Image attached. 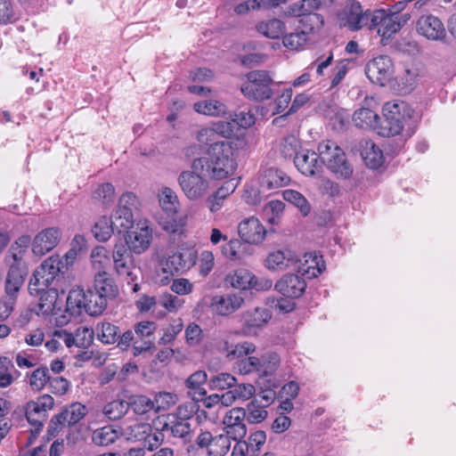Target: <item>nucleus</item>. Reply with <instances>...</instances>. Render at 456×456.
<instances>
[{
  "instance_id": "4468645a",
  "label": "nucleus",
  "mask_w": 456,
  "mask_h": 456,
  "mask_svg": "<svg viewBox=\"0 0 456 456\" xmlns=\"http://www.w3.org/2000/svg\"><path fill=\"white\" fill-rule=\"evenodd\" d=\"M54 406V399L47 394L27 403L25 408L28 421L37 429L43 426L46 412Z\"/></svg>"
},
{
  "instance_id": "338daca9",
  "label": "nucleus",
  "mask_w": 456,
  "mask_h": 456,
  "mask_svg": "<svg viewBox=\"0 0 456 456\" xmlns=\"http://www.w3.org/2000/svg\"><path fill=\"white\" fill-rule=\"evenodd\" d=\"M74 336L75 346L87 348L94 341V330L93 329L81 326L75 330Z\"/></svg>"
},
{
  "instance_id": "a18cd8bd",
  "label": "nucleus",
  "mask_w": 456,
  "mask_h": 456,
  "mask_svg": "<svg viewBox=\"0 0 456 456\" xmlns=\"http://www.w3.org/2000/svg\"><path fill=\"white\" fill-rule=\"evenodd\" d=\"M97 338L103 344H114L118 341V328L109 322L97 323L95 330Z\"/></svg>"
},
{
  "instance_id": "c9c22d12",
  "label": "nucleus",
  "mask_w": 456,
  "mask_h": 456,
  "mask_svg": "<svg viewBox=\"0 0 456 456\" xmlns=\"http://www.w3.org/2000/svg\"><path fill=\"white\" fill-rule=\"evenodd\" d=\"M219 350L225 354L227 359L232 361L246 358L247 355L253 354L256 351V346L251 342L245 341L230 348L228 341L224 340Z\"/></svg>"
},
{
  "instance_id": "3c124183",
  "label": "nucleus",
  "mask_w": 456,
  "mask_h": 456,
  "mask_svg": "<svg viewBox=\"0 0 456 456\" xmlns=\"http://www.w3.org/2000/svg\"><path fill=\"white\" fill-rule=\"evenodd\" d=\"M280 357L276 353H267L260 357V368L258 375L261 377L271 376L274 374L280 366Z\"/></svg>"
},
{
  "instance_id": "b1692460",
  "label": "nucleus",
  "mask_w": 456,
  "mask_h": 456,
  "mask_svg": "<svg viewBox=\"0 0 456 456\" xmlns=\"http://www.w3.org/2000/svg\"><path fill=\"white\" fill-rule=\"evenodd\" d=\"M300 23L301 24L297 27L294 32L283 37L282 43L285 47L291 50H299L310 40L314 28L311 25H305L304 20H301Z\"/></svg>"
},
{
  "instance_id": "6ab92c4d",
  "label": "nucleus",
  "mask_w": 456,
  "mask_h": 456,
  "mask_svg": "<svg viewBox=\"0 0 456 456\" xmlns=\"http://www.w3.org/2000/svg\"><path fill=\"white\" fill-rule=\"evenodd\" d=\"M9 266L5 282L4 294L18 297V294L22 287L25 277L28 274L27 264L5 261Z\"/></svg>"
},
{
  "instance_id": "864d4df0",
  "label": "nucleus",
  "mask_w": 456,
  "mask_h": 456,
  "mask_svg": "<svg viewBox=\"0 0 456 456\" xmlns=\"http://www.w3.org/2000/svg\"><path fill=\"white\" fill-rule=\"evenodd\" d=\"M179 401L178 395L173 392H159L155 395L153 403L155 411H167Z\"/></svg>"
},
{
  "instance_id": "774afa93",
  "label": "nucleus",
  "mask_w": 456,
  "mask_h": 456,
  "mask_svg": "<svg viewBox=\"0 0 456 456\" xmlns=\"http://www.w3.org/2000/svg\"><path fill=\"white\" fill-rule=\"evenodd\" d=\"M186 344L189 346H199L203 339V330L200 325L191 322L184 330Z\"/></svg>"
},
{
  "instance_id": "1a4fd4ad",
  "label": "nucleus",
  "mask_w": 456,
  "mask_h": 456,
  "mask_svg": "<svg viewBox=\"0 0 456 456\" xmlns=\"http://www.w3.org/2000/svg\"><path fill=\"white\" fill-rule=\"evenodd\" d=\"M112 261L116 273L122 277L127 284H133L132 291L137 292L140 289L138 283H134L137 280L136 267L133 256L124 243L118 240L115 243L112 250Z\"/></svg>"
},
{
  "instance_id": "f257e3e1",
  "label": "nucleus",
  "mask_w": 456,
  "mask_h": 456,
  "mask_svg": "<svg viewBox=\"0 0 456 456\" xmlns=\"http://www.w3.org/2000/svg\"><path fill=\"white\" fill-rule=\"evenodd\" d=\"M244 142L240 138L216 142L208 147L204 168L212 179L222 180L234 174L237 169L235 152L242 148Z\"/></svg>"
},
{
  "instance_id": "cd10ccee",
  "label": "nucleus",
  "mask_w": 456,
  "mask_h": 456,
  "mask_svg": "<svg viewBox=\"0 0 456 456\" xmlns=\"http://www.w3.org/2000/svg\"><path fill=\"white\" fill-rule=\"evenodd\" d=\"M158 200L161 209L170 216L178 214L181 202L176 192L168 186H162L158 192Z\"/></svg>"
},
{
  "instance_id": "09e8293b",
  "label": "nucleus",
  "mask_w": 456,
  "mask_h": 456,
  "mask_svg": "<svg viewBox=\"0 0 456 456\" xmlns=\"http://www.w3.org/2000/svg\"><path fill=\"white\" fill-rule=\"evenodd\" d=\"M283 199L299 209L301 214L306 216L311 211V206L305 197L297 191L285 190L282 191Z\"/></svg>"
},
{
  "instance_id": "49530a36",
  "label": "nucleus",
  "mask_w": 456,
  "mask_h": 456,
  "mask_svg": "<svg viewBox=\"0 0 456 456\" xmlns=\"http://www.w3.org/2000/svg\"><path fill=\"white\" fill-rule=\"evenodd\" d=\"M426 74L425 67L421 63H412L406 67L402 77L403 83L407 90H412L419 79Z\"/></svg>"
},
{
  "instance_id": "dca6fc26",
  "label": "nucleus",
  "mask_w": 456,
  "mask_h": 456,
  "mask_svg": "<svg viewBox=\"0 0 456 456\" xmlns=\"http://www.w3.org/2000/svg\"><path fill=\"white\" fill-rule=\"evenodd\" d=\"M266 232L260 220L255 216L245 218L238 224V234L245 243L260 244L265 240Z\"/></svg>"
},
{
  "instance_id": "6e6552de",
  "label": "nucleus",
  "mask_w": 456,
  "mask_h": 456,
  "mask_svg": "<svg viewBox=\"0 0 456 456\" xmlns=\"http://www.w3.org/2000/svg\"><path fill=\"white\" fill-rule=\"evenodd\" d=\"M61 260L57 256L45 259L34 272L29 280L28 290L33 296H38L50 289L60 276Z\"/></svg>"
},
{
  "instance_id": "a211bd4d",
  "label": "nucleus",
  "mask_w": 456,
  "mask_h": 456,
  "mask_svg": "<svg viewBox=\"0 0 456 456\" xmlns=\"http://www.w3.org/2000/svg\"><path fill=\"white\" fill-rule=\"evenodd\" d=\"M61 232L57 227H49L39 232L32 242L34 255L42 256L53 250L60 242Z\"/></svg>"
},
{
  "instance_id": "423d86ee",
  "label": "nucleus",
  "mask_w": 456,
  "mask_h": 456,
  "mask_svg": "<svg viewBox=\"0 0 456 456\" xmlns=\"http://www.w3.org/2000/svg\"><path fill=\"white\" fill-rule=\"evenodd\" d=\"M410 18L409 13L397 15L395 12L385 11V9H377L370 14L369 29H375L381 38L382 45H387L409 21Z\"/></svg>"
},
{
  "instance_id": "c03bdc74",
  "label": "nucleus",
  "mask_w": 456,
  "mask_h": 456,
  "mask_svg": "<svg viewBox=\"0 0 456 456\" xmlns=\"http://www.w3.org/2000/svg\"><path fill=\"white\" fill-rule=\"evenodd\" d=\"M162 431L170 432L174 437L183 438L185 441L191 438V425L183 419H175L168 423H165Z\"/></svg>"
},
{
  "instance_id": "473e14b6",
  "label": "nucleus",
  "mask_w": 456,
  "mask_h": 456,
  "mask_svg": "<svg viewBox=\"0 0 456 456\" xmlns=\"http://www.w3.org/2000/svg\"><path fill=\"white\" fill-rule=\"evenodd\" d=\"M294 262L293 254L289 249L271 252L266 260L265 266L272 271H282Z\"/></svg>"
},
{
  "instance_id": "2eb2a0df",
  "label": "nucleus",
  "mask_w": 456,
  "mask_h": 456,
  "mask_svg": "<svg viewBox=\"0 0 456 456\" xmlns=\"http://www.w3.org/2000/svg\"><path fill=\"white\" fill-rule=\"evenodd\" d=\"M246 417L244 408L235 407L225 411L222 423L225 434L232 439L238 440L243 438L247 434V428L243 420Z\"/></svg>"
},
{
  "instance_id": "a19ab883",
  "label": "nucleus",
  "mask_w": 456,
  "mask_h": 456,
  "mask_svg": "<svg viewBox=\"0 0 456 456\" xmlns=\"http://www.w3.org/2000/svg\"><path fill=\"white\" fill-rule=\"evenodd\" d=\"M256 28L257 32L272 39L279 38L285 31V24L279 19L260 21Z\"/></svg>"
},
{
  "instance_id": "20e7f679",
  "label": "nucleus",
  "mask_w": 456,
  "mask_h": 456,
  "mask_svg": "<svg viewBox=\"0 0 456 456\" xmlns=\"http://www.w3.org/2000/svg\"><path fill=\"white\" fill-rule=\"evenodd\" d=\"M384 121L379 128V134L390 137L400 134L404 124L414 116L413 109L405 102L395 100L384 104Z\"/></svg>"
},
{
  "instance_id": "9d476101",
  "label": "nucleus",
  "mask_w": 456,
  "mask_h": 456,
  "mask_svg": "<svg viewBox=\"0 0 456 456\" xmlns=\"http://www.w3.org/2000/svg\"><path fill=\"white\" fill-rule=\"evenodd\" d=\"M152 239L153 230L150 221L142 219L126 232L124 245L130 253L141 255L150 248Z\"/></svg>"
},
{
  "instance_id": "aec40b11",
  "label": "nucleus",
  "mask_w": 456,
  "mask_h": 456,
  "mask_svg": "<svg viewBox=\"0 0 456 456\" xmlns=\"http://www.w3.org/2000/svg\"><path fill=\"white\" fill-rule=\"evenodd\" d=\"M417 31L428 40L443 41L446 37L444 23L432 14L422 15L419 18Z\"/></svg>"
},
{
  "instance_id": "de8ad7c7",
  "label": "nucleus",
  "mask_w": 456,
  "mask_h": 456,
  "mask_svg": "<svg viewBox=\"0 0 456 456\" xmlns=\"http://www.w3.org/2000/svg\"><path fill=\"white\" fill-rule=\"evenodd\" d=\"M110 219L115 230L118 232L121 231L126 232L134 226V214L127 210H122L116 208L110 216Z\"/></svg>"
},
{
  "instance_id": "e433bc0d",
  "label": "nucleus",
  "mask_w": 456,
  "mask_h": 456,
  "mask_svg": "<svg viewBox=\"0 0 456 456\" xmlns=\"http://www.w3.org/2000/svg\"><path fill=\"white\" fill-rule=\"evenodd\" d=\"M30 243L31 239L28 235H22L19 237L11 246L7 255L5 256V261L26 264L24 256Z\"/></svg>"
},
{
  "instance_id": "9b49d317",
  "label": "nucleus",
  "mask_w": 456,
  "mask_h": 456,
  "mask_svg": "<svg viewBox=\"0 0 456 456\" xmlns=\"http://www.w3.org/2000/svg\"><path fill=\"white\" fill-rule=\"evenodd\" d=\"M86 414L87 408L86 405L78 402L72 403L51 419L48 433L51 436H56L64 427L78 423Z\"/></svg>"
},
{
  "instance_id": "37998d69",
  "label": "nucleus",
  "mask_w": 456,
  "mask_h": 456,
  "mask_svg": "<svg viewBox=\"0 0 456 456\" xmlns=\"http://www.w3.org/2000/svg\"><path fill=\"white\" fill-rule=\"evenodd\" d=\"M244 410L246 411L245 418L249 423H261L267 417L266 408L259 398H254Z\"/></svg>"
},
{
  "instance_id": "5fc2aeb1",
  "label": "nucleus",
  "mask_w": 456,
  "mask_h": 456,
  "mask_svg": "<svg viewBox=\"0 0 456 456\" xmlns=\"http://www.w3.org/2000/svg\"><path fill=\"white\" fill-rule=\"evenodd\" d=\"M129 408L136 414H145L151 410L155 411L153 400L146 395H137L129 398Z\"/></svg>"
},
{
  "instance_id": "58836bf2",
  "label": "nucleus",
  "mask_w": 456,
  "mask_h": 456,
  "mask_svg": "<svg viewBox=\"0 0 456 456\" xmlns=\"http://www.w3.org/2000/svg\"><path fill=\"white\" fill-rule=\"evenodd\" d=\"M115 227L110 217L107 216H100L92 227V232L94 238L101 242L108 241L114 233Z\"/></svg>"
},
{
  "instance_id": "13d9d810",
  "label": "nucleus",
  "mask_w": 456,
  "mask_h": 456,
  "mask_svg": "<svg viewBox=\"0 0 456 456\" xmlns=\"http://www.w3.org/2000/svg\"><path fill=\"white\" fill-rule=\"evenodd\" d=\"M320 0H301L289 6L290 12L294 16H306L319 9Z\"/></svg>"
},
{
  "instance_id": "0eeeda50",
  "label": "nucleus",
  "mask_w": 456,
  "mask_h": 456,
  "mask_svg": "<svg viewBox=\"0 0 456 456\" xmlns=\"http://www.w3.org/2000/svg\"><path fill=\"white\" fill-rule=\"evenodd\" d=\"M273 80L265 70H253L246 75L241 84V94L249 100L263 102L268 100L274 94L272 85Z\"/></svg>"
},
{
  "instance_id": "f03ea898",
  "label": "nucleus",
  "mask_w": 456,
  "mask_h": 456,
  "mask_svg": "<svg viewBox=\"0 0 456 456\" xmlns=\"http://www.w3.org/2000/svg\"><path fill=\"white\" fill-rule=\"evenodd\" d=\"M205 159L196 158L190 169L182 171L177 177L179 188L190 201L203 200L210 191V181L204 168Z\"/></svg>"
},
{
  "instance_id": "a878e982",
  "label": "nucleus",
  "mask_w": 456,
  "mask_h": 456,
  "mask_svg": "<svg viewBox=\"0 0 456 456\" xmlns=\"http://www.w3.org/2000/svg\"><path fill=\"white\" fill-rule=\"evenodd\" d=\"M93 289L108 300L118 295V285L109 273H94Z\"/></svg>"
},
{
  "instance_id": "6e6d98bb",
  "label": "nucleus",
  "mask_w": 456,
  "mask_h": 456,
  "mask_svg": "<svg viewBox=\"0 0 456 456\" xmlns=\"http://www.w3.org/2000/svg\"><path fill=\"white\" fill-rule=\"evenodd\" d=\"M231 436L228 435H219L213 437L210 446L208 450L209 456H224L231 447Z\"/></svg>"
},
{
  "instance_id": "72a5a7b5",
  "label": "nucleus",
  "mask_w": 456,
  "mask_h": 456,
  "mask_svg": "<svg viewBox=\"0 0 456 456\" xmlns=\"http://www.w3.org/2000/svg\"><path fill=\"white\" fill-rule=\"evenodd\" d=\"M193 110L202 115L220 117L226 113V106L216 99L201 100L193 104Z\"/></svg>"
},
{
  "instance_id": "4c0bfd02",
  "label": "nucleus",
  "mask_w": 456,
  "mask_h": 456,
  "mask_svg": "<svg viewBox=\"0 0 456 456\" xmlns=\"http://www.w3.org/2000/svg\"><path fill=\"white\" fill-rule=\"evenodd\" d=\"M90 257L94 273H108L107 269L110 266L111 259L109 250L105 247H95L92 250Z\"/></svg>"
},
{
  "instance_id": "603ef678",
  "label": "nucleus",
  "mask_w": 456,
  "mask_h": 456,
  "mask_svg": "<svg viewBox=\"0 0 456 456\" xmlns=\"http://www.w3.org/2000/svg\"><path fill=\"white\" fill-rule=\"evenodd\" d=\"M28 382L33 391H41L50 380L49 370L46 367H39L28 376Z\"/></svg>"
},
{
  "instance_id": "69168bd1",
  "label": "nucleus",
  "mask_w": 456,
  "mask_h": 456,
  "mask_svg": "<svg viewBox=\"0 0 456 456\" xmlns=\"http://www.w3.org/2000/svg\"><path fill=\"white\" fill-rule=\"evenodd\" d=\"M207 380V373L203 370H197L189 376L185 381V386L187 388L197 391L200 395H203L206 394V391L202 387Z\"/></svg>"
},
{
  "instance_id": "393cba45",
  "label": "nucleus",
  "mask_w": 456,
  "mask_h": 456,
  "mask_svg": "<svg viewBox=\"0 0 456 456\" xmlns=\"http://www.w3.org/2000/svg\"><path fill=\"white\" fill-rule=\"evenodd\" d=\"M359 151L368 167L377 169L383 164V152L373 142L369 140L361 141L359 143Z\"/></svg>"
},
{
  "instance_id": "e2e57ef3",
  "label": "nucleus",
  "mask_w": 456,
  "mask_h": 456,
  "mask_svg": "<svg viewBox=\"0 0 456 456\" xmlns=\"http://www.w3.org/2000/svg\"><path fill=\"white\" fill-rule=\"evenodd\" d=\"M175 275L168 264L161 258L154 274V282L159 286H166L169 283L172 277Z\"/></svg>"
},
{
  "instance_id": "052dcab7",
  "label": "nucleus",
  "mask_w": 456,
  "mask_h": 456,
  "mask_svg": "<svg viewBox=\"0 0 456 456\" xmlns=\"http://www.w3.org/2000/svg\"><path fill=\"white\" fill-rule=\"evenodd\" d=\"M237 384V379L230 373L221 372L212 376L209 379L211 388L224 390L232 388Z\"/></svg>"
},
{
  "instance_id": "f3484780",
  "label": "nucleus",
  "mask_w": 456,
  "mask_h": 456,
  "mask_svg": "<svg viewBox=\"0 0 456 456\" xmlns=\"http://www.w3.org/2000/svg\"><path fill=\"white\" fill-rule=\"evenodd\" d=\"M244 304V297L239 293L216 295L210 299L209 307L212 313L227 316L239 310Z\"/></svg>"
},
{
  "instance_id": "5701e85b",
  "label": "nucleus",
  "mask_w": 456,
  "mask_h": 456,
  "mask_svg": "<svg viewBox=\"0 0 456 456\" xmlns=\"http://www.w3.org/2000/svg\"><path fill=\"white\" fill-rule=\"evenodd\" d=\"M38 296H40L38 302V312L40 314L44 315H57L61 310L63 301L62 298H60L57 289H47Z\"/></svg>"
},
{
  "instance_id": "7ed1b4c3",
  "label": "nucleus",
  "mask_w": 456,
  "mask_h": 456,
  "mask_svg": "<svg viewBox=\"0 0 456 456\" xmlns=\"http://www.w3.org/2000/svg\"><path fill=\"white\" fill-rule=\"evenodd\" d=\"M108 301L94 289H89L86 291L82 289H74L67 297L66 312L75 315L85 310L89 315H99L106 309Z\"/></svg>"
},
{
  "instance_id": "ea45409f",
  "label": "nucleus",
  "mask_w": 456,
  "mask_h": 456,
  "mask_svg": "<svg viewBox=\"0 0 456 456\" xmlns=\"http://www.w3.org/2000/svg\"><path fill=\"white\" fill-rule=\"evenodd\" d=\"M244 243L241 239H228L226 243L221 246V254L231 261L241 260L247 256Z\"/></svg>"
},
{
  "instance_id": "7c9ffc66",
  "label": "nucleus",
  "mask_w": 456,
  "mask_h": 456,
  "mask_svg": "<svg viewBox=\"0 0 456 456\" xmlns=\"http://www.w3.org/2000/svg\"><path fill=\"white\" fill-rule=\"evenodd\" d=\"M379 116L373 110L362 108L354 111L353 121L354 125L363 129H373L379 134L380 128Z\"/></svg>"
},
{
  "instance_id": "4d7b16f0",
  "label": "nucleus",
  "mask_w": 456,
  "mask_h": 456,
  "mask_svg": "<svg viewBox=\"0 0 456 456\" xmlns=\"http://www.w3.org/2000/svg\"><path fill=\"white\" fill-rule=\"evenodd\" d=\"M151 431V426L145 422H134L125 428L127 439L144 441Z\"/></svg>"
},
{
  "instance_id": "f8f14e48",
  "label": "nucleus",
  "mask_w": 456,
  "mask_h": 456,
  "mask_svg": "<svg viewBox=\"0 0 456 456\" xmlns=\"http://www.w3.org/2000/svg\"><path fill=\"white\" fill-rule=\"evenodd\" d=\"M372 11H363L358 2H351L338 14L340 27L347 28L351 31H358L370 22Z\"/></svg>"
},
{
  "instance_id": "ddd939ff",
  "label": "nucleus",
  "mask_w": 456,
  "mask_h": 456,
  "mask_svg": "<svg viewBox=\"0 0 456 456\" xmlns=\"http://www.w3.org/2000/svg\"><path fill=\"white\" fill-rule=\"evenodd\" d=\"M394 71L393 61L387 55H379L370 61L365 68L368 78L374 84L385 86Z\"/></svg>"
},
{
  "instance_id": "0e129e2a",
  "label": "nucleus",
  "mask_w": 456,
  "mask_h": 456,
  "mask_svg": "<svg viewBox=\"0 0 456 456\" xmlns=\"http://www.w3.org/2000/svg\"><path fill=\"white\" fill-rule=\"evenodd\" d=\"M183 323L182 319L173 320L169 325L163 330V335L159 338V344L167 345L173 342L176 336L182 331Z\"/></svg>"
},
{
  "instance_id": "4be33fe9",
  "label": "nucleus",
  "mask_w": 456,
  "mask_h": 456,
  "mask_svg": "<svg viewBox=\"0 0 456 456\" xmlns=\"http://www.w3.org/2000/svg\"><path fill=\"white\" fill-rule=\"evenodd\" d=\"M319 153L315 151L305 150L297 154L294 163L299 172L306 176H314L322 171V162L320 163Z\"/></svg>"
},
{
  "instance_id": "39448f33",
  "label": "nucleus",
  "mask_w": 456,
  "mask_h": 456,
  "mask_svg": "<svg viewBox=\"0 0 456 456\" xmlns=\"http://www.w3.org/2000/svg\"><path fill=\"white\" fill-rule=\"evenodd\" d=\"M317 151L322 163L337 178L346 180L352 176L353 166L347 160L344 151L335 142L322 141L319 143Z\"/></svg>"
},
{
  "instance_id": "8fccbe9b",
  "label": "nucleus",
  "mask_w": 456,
  "mask_h": 456,
  "mask_svg": "<svg viewBox=\"0 0 456 456\" xmlns=\"http://www.w3.org/2000/svg\"><path fill=\"white\" fill-rule=\"evenodd\" d=\"M129 409V404L123 399H115L103 406L102 413L109 419L116 420L122 418Z\"/></svg>"
},
{
  "instance_id": "c85d7f7f",
  "label": "nucleus",
  "mask_w": 456,
  "mask_h": 456,
  "mask_svg": "<svg viewBox=\"0 0 456 456\" xmlns=\"http://www.w3.org/2000/svg\"><path fill=\"white\" fill-rule=\"evenodd\" d=\"M289 182L290 178L283 171L273 167L264 170L259 175L260 186L268 190L285 186Z\"/></svg>"
},
{
  "instance_id": "bb28decb",
  "label": "nucleus",
  "mask_w": 456,
  "mask_h": 456,
  "mask_svg": "<svg viewBox=\"0 0 456 456\" xmlns=\"http://www.w3.org/2000/svg\"><path fill=\"white\" fill-rule=\"evenodd\" d=\"M325 265L322 256L308 253L305 254L303 259L299 261L297 271L307 278L317 277L324 270Z\"/></svg>"
},
{
  "instance_id": "680f3d73",
  "label": "nucleus",
  "mask_w": 456,
  "mask_h": 456,
  "mask_svg": "<svg viewBox=\"0 0 456 456\" xmlns=\"http://www.w3.org/2000/svg\"><path fill=\"white\" fill-rule=\"evenodd\" d=\"M299 147L300 142L298 139L293 134L283 137L280 142L281 154L286 159L296 157V155L298 154L297 151Z\"/></svg>"
},
{
  "instance_id": "f704fd0d",
  "label": "nucleus",
  "mask_w": 456,
  "mask_h": 456,
  "mask_svg": "<svg viewBox=\"0 0 456 456\" xmlns=\"http://www.w3.org/2000/svg\"><path fill=\"white\" fill-rule=\"evenodd\" d=\"M254 274L250 271L239 268L230 273L225 281L234 289L246 290L251 289Z\"/></svg>"
},
{
  "instance_id": "2f4dec72",
  "label": "nucleus",
  "mask_w": 456,
  "mask_h": 456,
  "mask_svg": "<svg viewBox=\"0 0 456 456\" xmlns=\"http://www.w3.org/2000/svg\"><path fill=\"white\" fill-rule=\"evenodd\" d=\"M285 203L280 200H272L262 208L264 220L273 226L280 225L284 215Z\"/></svg>"
},
{
  "instance_id": "79ce46f5",
  "label": "nucleus",
  "mask_w": 456,
  "mask_h": 456,
  "mask_svg": "<svg viewBox=\"0 0 456 456\" xmlns=\"http://www.w3.org/2000/svg\"><path fill=\"white\" fill-rule=\"evenodd\" d=\"M119 433L111 426H105L95 429L92 434V442L98 446H108L115 443Z\"/></svg>"
},
{
  "instance_id": "c756f323",
  "label": "nucleus",
  "mask_w": 456,
  "mask_h": 456,
  "mask_svg": "<svg viewBox=\"0 0 456 456\" xmlns=\"http://www.w3.org/2000/svg\"><path fill=\"white\" fill-rule=\"evenodd\" d=\"M271 314L265 308L256 307L242 315L245 332L250 334L252 329H259L267 323Z\"/></svg>"
},
{
  "instance_id": "bf43d9fd",
  "label": "nucleus",
  "mask_w": 456,
  "mask_h": 456,
  "mask_svg": "<svg viewBox=\"0 0 456 456\" xmlns=\"http://www.w3.org/2000/svg\"><path fill=\"white\" fill-rule=\"evenodd\" d=\"M278 96L275 98V100L269 103V108L272 112V115L279 114L286 110V108L289 106V103L291 101L292 97V89L291 88H286L283 89L281 92H275Z\"/></svg>"
},
{
  "instance_id": "412c9836",
  "label": "nucleus",
  "mask_w": 456,
  "mask_h": 456,
  "mask_svg": "<svg viewBox=\"0 0 456 456\" xmlns=\"http://www.w3.org/2000/svg\"><path fill=\"white\" fill-rule=\"evenodd\" d=\"M305 288V281L296 274L284 275L274 285L276 291L289 298L299 297Z\"/></svg>"
}]
</instances>
